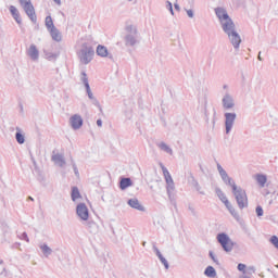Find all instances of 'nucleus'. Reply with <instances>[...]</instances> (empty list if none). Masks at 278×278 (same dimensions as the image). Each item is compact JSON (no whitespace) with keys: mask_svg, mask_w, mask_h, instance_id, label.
<instances>
[{"mask_svg":"<svg viewBox=\"0 0 278 278\" xmlns=\"http://www.w3.org/2000/svg\"><path fill=\"white\" fill-rule=\"evenodd\" d=\"M215 14L219 21L224 34L228 36V40L232 45L233 49H240L242 38L240 37L238 29L236 28L233 20H231L229 13H227V10L220 7L215 8Z\"/></svg>","mask_w":278,"mask_h":278,"instance_id":"1","label":"nucleus"},{"mask_svg":"<svg viewBox=\"0 0 278 278\" xmlns=\"http://www.w3.org/2000/svg\"><path fill=\"white\" fill-rule=\"evenodd\" d=\"M217 170L224 184L232 188V194L237 201L239 210H244V207H249V198L247 197V191L241 187H238V185H236V181H233V178L229 177L227 170H225V168H223V166L218 163Z\"/></svg>","mask_w":278,"mask_h":278,"instance_id":"2","label":"nucleus"},{"mask_svg":"<svg viewBox=\"0 0 278 278\" xmlns=\"http://www.w3.org/2000/svg\"><path fill=\"white\" fill-rule=\"evenodd\" d=\"M78 60L81 64H90L94 58V49L92 46L84 42L77 50Z\"/></svg>","mask_w":278,"mask_h":278,"instance_id":"3","label":"nucleus"},{"mask_svg":"<svg viewBox=\"0 0 278 278\" xmlns=\"http://www.w3.org/2000/svg\"><path fill=\"white\" fill-rule=\"evenodd\" d=\"M126 35L124 42L126 47H136L140 41L138 40V27L134 24H128L125 27Z\"/></svg>","mask_w":278,"mask_h":278,"instance_id":"4","label":"nucleus"},{"mask_svg":"<svg viewBox=\"0 0 278 278\" xmlns=\"http://www.w3.org/2000/svg\"><path fill=\"white\" fill-rule=\"evenodd\" d=\"M76 218L79 223H88L90 218V208L84 202H79L76 204Z\"/></svg>","mask_w":278,"mask_h":278,"instance_id":"5","label":"nucleus"},{"mask_svg":"<svg viewBox=\"0 0 278 278\" xmlns=\"http://www.w3.org/2000/svg\"><path fill=\"white\" fill-rule=\"evenodd\" d=\"M218 199L222 201V203H224L225 207L228 210V212L231 214L232 217L236 218V220H238V218H240V215L238 214V211H236V207H233V205H231V202H229V200L227 199V195H225V193L223 192V190H220L219 188H217L215 190Z\"/></svg>","mask_w":278,"mask_h":278,"instance_id":"6","label":"nucleus"},{"mask_svg":"<svg viewBox=\"0 0 278 278\" xmlns=\"http://www.w3.org/2000/svg\"><path fill=\"white\" fill-rule=\"evenodd\" d=\"M236 118H238V114H236V112L224 113V125H225L226 136H229V134L233 131V127L236 125Z\"/></svg>","mask_w":278,"mask_h":278,"instance_id":"7","label":"nucleus"},{"mask_svg":"<svg viewBox=\"0 0 278 278\" xmlns=\"http://www.w3.org/2000/svg\"><path fill=\"white\" fill-rule=\"evenodd\" d=\"M21 8L24 10L25 14L30 18L33 23H36V9H34V4L31 0H18Z\"/></svg>","mask_w":278,"mask_h":278,"instance_id":"8","label":"nucleus"},{"mask_svg":"<svg viewBox=\"0 0 278 278\" xmlns=\"http://www.w3.org/2000/svg\"><path fill=\"white\" fill-rule=\"evenodd\" d=\"M161 168L163 170L164 179L166 181L167 194L170 199V197H173V192H175V181L173 180V176H170V173L168 172V168H166L162 164H161Z\"/></svg>","mask_w":278,"mask_h":278,"instance_id":"9","label":"nucleus"},{"mask_svg":"<svg viewBox=\"0 0 278 278\" xmlns=\"http://www.w3.org/2000/svg\"><path fill=\"white\" fill-rule=\"evenodd\" d=\"M217 242H219L226 253L233 251V241H231L227 233L223 232L217 235Z\"/></svg>","mask_w":278,"mask_h":278,"instance_id":"10","label":"nucleus"},{"mask_svg":"<svg viewBox=\"0 0 278 278\" xmlns=\"http://www.w3.org/2000/svg\"><path fill=\"white\" fill-rule=\"evenodd\" d=\"M193 90L195 91V94H198L200 101L205 103L207 99V88L205 87V83H195Z\"/></svg>","mask_w":278,"mask_h":278,"instance_id":"11","label":"nucleus"},{"mask_svg":"<svg viewBox=\"0 0 278 278\" xmlns=\"http://www.w3.org/2000/svg\"><path fill=\"white\" fill-rule=\"evenodd\" d=\"M222 105L225 110H233L236 108V100L230 91H225L222 98Z\"/></svg>","mask_w":278,"mask_h":278,"instance_id":"12","label":"nucleus"},{"mask_svg":"<svg viewBox=\"0 0 278 278\" xmlns=\"http://www.w3.org/2000/svg\"><path fill=\"white\" fill-rule=\"evenodd\" d=\"M70 125L72 129H81L84 125V118L79 114H74L70 117Z\"/></svg>","mask_w":278,"mask_h":278,"instance_id":"13","label":"nucleus"},{"mask_svg":"<svg viewBox=\"0 0 278 278\" xmlns=\"http://www.w3.org/2000/svg\"><path fill=\"white\" fill-rule=\"evenodd\" d=\"M26 54L33 62H38L40 60V51L36 45L31 43L29 48L26 50Z\"/></svg>","mask_w":278,"mask_h":278,"instance_id":"14","label":"nucleus"},{"mask_svg":"<svg viewBox=\"0 0 278 278\" xmlns=\"http://www.w3.org/2000/svg\"><path fill=\"white\" fill-rule=\"evenodd\" d=\"M38 248L45 257H51V255H53V249H51V247H49V244L41 242V243H39Z\"/></svg>","mask_w":278,"mask_h":278,"instance_id":"15","label":"nucleus"},{"mask_svg":"<svg viewBox=\"0 0 278 278\" xmlns=\"http://www.w3.org/2000/svg\"><path fill=\"white\" fill-rule=\"evenodd\" d=\"M52 162H54L55 166H60V168H64L66 166V160L64 159L63 154H53Z\"/></svg>","mask_w":278,"mask_h":278,"instance_id":"16","label":"nucleus"},{"mask_svg":"<svg viewBox=\"0 0 278 278\" xmlns=\"http://www.w3.org/2000/svg\"><path fill=\"white\" fill-rule=\"evenodd\" d=\"M256 181V184L260 186V188H266V184L268 181V176L265 174H256L253 177Z\"/></svg>","mask_w":278,"mask_h":278,"instance_id":"17","label":"nucleus"},{"mask_svg":"<svg viewBox=\"0 0 278 278\" xmlns=\"http://www.w3.org/2000/svg\"><path fill=\"white\" fill-rule=\"evenodd\" d=\"M129 207L132 210H138V212H144V207L141 205L140 201L137 198H132L128 200Z\"/></svg>","mask_w":278,"mask_h":278,"instance_id":"18","label":"nucleus"},{"mask_svg":"<svg viewBox=\"0 0 278 278\" xmlns=\"http://www.w3.org/2000/svg\"><path fill=\"white\" fill-rule=\"evenodd\" d=\"M80 223L81 225L86 226V228L88 229V231H90V233H94L99 229V226L90 217H89V220L80 222Z\"/></svg>","mask_w":278,"mask_h":278,"instance_id":"19","label":"nucleus"},{"mask_svg":"<svg viewBox=\"0 0 278 278\" xmlns=\"http://www.w3.org/2000/svg\"><path fill=\"white\" fill-rule=\"evenodd\" d=\"M97 55H99L100 58H110V60H112V54H110L105 46L99 45L97 47Z\"/></svg>","mask_w":278,"mask_h":278,"instance_id":"20","label":"nucleus"},{"mask_svg":"<svg viewBox=\"0 0 278 278\" xmlns=\"http://www.w3.org/2000/svg\"><path fill=\"white\" fill-rule=\"evenodd\" d=\"M49 34L54 42H62V33H60V29H58L56 27L52 28L51 30H49Z\"/></svg>","mask_w":278,"mask_h":278,"instance_id":"21","label":"nucleus"},{"mask_svg":"<svg viewBox=\"0 0 278 278\" xmlns=\"http://www.w3.org/2000/svg\"><path fill=\"white\" fill-rule=\"evenodd\" d=\"M9 235H10V228L8 226L0 227V244H3V242H7Z\"/></svg>","mask_w":278,"mask_h":278,"instance_id":"22","label":"nucleus"},{"mask_svg":"<svg viewBox=\"0 0 278 278\" xmlns=\"http://www.w3.org/2000/svg\"><path fill=\"white\" fill-rule=\"evenodd\" d=\"M71 197H72V201H73L74 203H76V205H77V203H81V202L79 201V199H81V193L79 192V188L73 187V188H72Z\"/></svg>","mask_w":278,"mask_h":278,"instance_id":"23","label":"nucleus"},{"mask_svg":"<svg viewBox=\"0 0 278 278\" xmlns=\"http://www.w3.org/2000/svg\"><path fill=\"white\" fill-rule=\"evenodd\" d=\"M9 10H10V12H11V14H12L14 21H15L18 25H21L22 20H21V13L18 12V9H16V7H14V5H11Z\"/></svg>","mask_w":278,"mask_h":278,"instance_id":"24","label":"nucleus"},{"mask_svg":"<svg viewBox=\"0 0 278 278\" xmlns=\"http://www.w3.org/2000/svg\"><path fill=\"white\" fill-rule=\"evenodd\" d=\"M157 147L161 149V151H164L168 155H173V148L166 144V142H160Z\"/></svg>","mask_w":278,"mask_h":278,"instance_id":"25","label":"nucleus"},{"mask_svg":"<svg viewBox=\"0 0 278 278\" xmlns=\"http://www.w3.org/2000/svg\"><path fill=\"white\" fill-rule=\"evenodd\" d=\"M131 186V178H122L119 181L121 190H127Z\"/></svg>","mask_w":278,"mask_h":278,"instance_id":"26","label":"nucleus"},{"mask_svg":"<svg viewBox=\"0 0 278 278\" xmlns=\"http://www.w3.org/2000/svg\"><path fill=\"white\" fill-rule=\"evenodd\" d=\"M191 186L200 194H205V191H203V188L201 187V185H199V181H197L194 178H192Z\"/></svg>","mask_w":278,"mask_h":278,"instance_id":"27","label":"nucleus"},{"mask_svg":"<svg viewBox=\"0 0 278 278\" xmlns=\"http://www.w3.org/2000/svg\"><path fill=\"white\" fill-rule=\"evenodd\" d=\"M204 275L210 278L216 277V269L212 266H207L204 270Z\"/></svg>","mask_w":278,"mask_h":278,"instance_id":"28","label":"nucleus"},{"mask_svg":"<svg viewBox=\"0 0 278 278\" xmlns=\"http://www.w3.org/2000/svg\"><path fill=\"white\" fill-rule=\"evenodd\" d=\"M17 132L15 134V140L18 144H25V136L21 134V129L16 128Z\"/></svg>","mask_w":278,"mask_h":278,"instance_id":"29","label":"nucleus"},{"mask_svg":"<svg viewBox=\"0 0 278 278\" xmlns=\"http://www.w3.org/2000/svg\"><path fill=\"white\" fill-rule=\"evenodd\" d=\"M46 27L48 31H50L51 29H55V25L53 24V18H51V16L46 17Z\"/></svg>","mask_w":278,"mask_h":278,"instance_id":"30","label":"nucleus"},{"mask_svg":"<svg viewBox=\"0 0 278 278\" xmlns=\"http://www.w3.org/2000/svg\"><path fill=\"white\" fill-rule=\"evenodd\" d=\"M80 81L84 84L85 88L90 86V83L88 81V74H86V72L80 73Z\"/></svg>","mask_w":278,"mask_h":278,"instance_id":"31","label":"nucleus"},{"mask_svg":"<svg viewBox=\"0 0 278 278\" xmlns=\"http://www.w3.org/2000/svg\"><path fill=\"white\" fill-rule=\"evenodd\" d=\"M165 8L168 10V12H170L172 16H175V11L173 10V3L170 1L167 0L165 2Z\"/></svg>","mask_w":278,"mask_h":278,"instance_id":"32","label":"nucleus"},{"mask_svg":"<svg viewBox=\"0 0 278 278\" xmlns=\"http://www.w3.org/2000/svg\"><path fill=\"white\" fill-rule=\"evenodd\" d=\"M255 214L257 218H262V216H264V208L261 205L256 206Z\"/></svg>","mask_w":278,"mask_h":278,"instance_id":"33","label":"nucleus"},{"mask_svg":"<svg viewBox=\"0 0 278 278\" xmlns=\"http://www.w3.org/2000/svg\"><path fill=\"white\" fill-rule=\"evenodd\" d=\"M270 244H273V247H275V249L278 250V237L277 236H271L269 239Z\"/></svg>","mask_w":278,"mask_h":278,"instance_id":"34","label":"nucleus"},{"mask_svg":"<svg viewBox=\"0 0 278 278\" xmlns=\"http://www.w3.org/2000/svg\"><path fill=\"white\" fill-rule=\"evenodd\" d=\"M0 278H8V268L0 266Z\"/></svg>","mask_w":278,"mask_h":278,"instance_id":"35","label":"nucleus"},{"mask_svg":"<svg viewBox=\"0 0 278 278\" xmlns=\"http://www.w3.org/2000/svg\"><path fill=\"white\" fill-rule=\"evenodd\" d=\"M161 264H163L165 270H168L170 268V265L168 264V261L166 257L163 256V258H160Z\"/></svg>","mask_w":278,"mask_h":278,"instance_id":"36","label":"nucleus"},{"mask_svg":"<svg viewBox=\"0 0 278 278\" xmlns=\"http://www.w3.org/2000/svg\"><path fill=\"white\" fill-rule=\"evenodd\" d=\"M47 60L52 61V60H58V54L53 52H49L46 54Z\"/></svg>","mask_w":278,"mask_h":278,"instance_id":"37","label":"nucleus"},{"mask_svg":"<svg viewBox=\"0 0 278 278\" xmlns=\"http://www.w3.org/2000/svg\"><path fill=\"white\" fill-rule=\"evenodd\" d=\"M153 252L155 253L156 257L159 260H162L164 257V255L162 254V252L160 251V249H157V247H153Z\"/></svg>","mask_w":278,"mask_h":278,"instance_id":"38","label":"nucleus"},{"mask_svg":"<svg viewBox=\"0 0 278 278\" xmlns=\"http://www.w3.org/2000/svg\"><path fill=\"white\" fill-rule=\"evenodd\" d=\"M245 275H255V266L245 267Z\"/></svg>","mask_w":278,"mask_h":278,"instance_id":"39","label":"nucleus"},{"mask_svg":"<svg viewBox=\"0 0 278 278\" xmlns=\"http://www.w3.org/2000/svg\"><path fill=\"white\" fill-rule=\"evenodd\" d=\"M85 88H86V92H87L88 98L90 100L94 99V94L92 93V89H90V85L89 86L87 85V87H85Z\"/></svg>","mask_w":278,"mask_h":278,"instance_id":"40","label":"nucleus"},{"mask_svg":"<svg viewBox=\"0 0 278 278\" xmlns=\"http://www.w3.org/2000/svg\"><path fill=\"white\" fill-rule=\"evenodd\" d=\"M238 270H240V273H243V275H247V265L245 264H238Z\"/></svg>","mask_w":278,"mask_h":278,"instance_id":"41","label":"nucleus"},{"mask_svg":"<svg viewBox=\"0 0 278 278\" xmlns=\"http://www.w3.org/2000/svg\"><path fill=\"white\" fill-rule=\"evenodd\" d=\"M20 240H24L25 242H29V237L27 236V232H23L20 236Z\"/></svg>","mask_w":278,"mask_h":278,"instance_id":"42","label":"nucleus"},{"mask_svg":"<svg viewBox=\"0 0 278 278\" xmlns=\"http://www.w3.org/2000/svg\"><path fill=\"white\" fill-rule=\"evenodd\" d=\"M187 12V16H189V18H194V11L192 9H186Z\"/></svg>","mask_w":278,"mask_h":278,"instance_id":"43","label":"nucleus"},{"mask_svg":"<svg viewBox=\"0 0 278 278\" xmlns=\"http://www.w3.org/2000/svg\"><path fill=\"white\" fill-rule=\"evenodd\" d=\"M92 103L96 105V108H99L101 110V103H99V100L97 98L91 99Z\"/></svg>","mask_w":278,"mask_h":278,"instance_id":"44","label":"nucleus"},{"mask_svg":"<svg viewBox=\"0 0 278 278\" xmlns=\"http://www.w3.org/2000/svg\"><path fill=\"white\" fill-rule=\"evenodd\" d=\"M210 257L213 260V262L215 264H218V260L216 258V256L214 255V252H210Z\"/></svg>","mask_w":278,"mask_h":278,"instance_id":"45","label":"nucleus"},{"mask_svg":"<svg viewBox=\"0 0 278 278\" xmlns=\"http://www.w3.org/2000/svg\"><path fill=\"white\" fill-rule=\"evenodd\" d=\"M73 170H74L76 177H79V169H77V165L73 164Z\"/></svg>","mask_w":278,"mask_h":278,"instance_id":"46","label":"nucleus"},{"mask_svg":"<svg viewBox=\"0 0 278 278\" xmlns=\"http://www.w3.org/2000/svg\"><path fill=\"white\" fill-rule=\"evenodd\" d=\"M174 8H175V10H177V12H180V10H181V7H179L178 3H175V4H174Z\"/></svg>","mask_w":278,"mask_h":278,"instance_id":"47","label":"nucleus"},{"mask_svg":"<svg viewBox=\"0 0 278 278\" xmlns=\"http://www.w3.org/2000/svg\"><path fill=\"white\" fill-rule=\"evenodd\" d=\"M170 38H172V40H178L179 39V35H170Z\"/></svg>","mask_w":278,"mask_h":278,"instance_id":"48","label":"nucleus"},{"mask_svg":"<svg viewBox=\"0 0 278 278\" xmlns=\"http://www.w3.org/2000/svg\"><path fill=\"white\" fill-rule=\"evenodd\" d=\"M97 125H98V127H103V121L98 119V121H97Z\"/></svg>","mask_w":278,"mask_h":278,"instance_id":"49","label":"nucleus"},{"mask_svg":"<svg viewBox=\"0 0 278 278\" xmlns=\"http://www.w3.org/2000/svg\"><path fill=\"white\" fill-rule=\"evenodd\" d=\"M257 60H258L260 62H263L264 59H262V52H258Z\"/></svg>","mask_w":278,"mask_h":278,"instance_id":"50","label":"nucleus"},{"mask_svg":"<svg viewBox=\"0 0 278 278\" xmlns=\"http://www.w3.org/2000/svg\"><path fill=\"white\" fill-rule=\"evenodd\" d=\"M223 90H226V92H229V86L224 85V86H223Z\"/></svg>","mask_w":278,"mask_h":278,"instance_id":"51","label":"nucleus"},{"mask_svg":"<svg viewBox=\"0 0 278 278\" xmlns=\"http://www.w3.org/2000/svg\"><path fill=\"white\" fill-rule=\"evenodd\" d=\"M56 5H62V0H53Z\"/></svg>","mask_w":278,"mask_h":278,"instance_id":"52","label":"nucleus"},{"mask_svg":"<svg viewBox=\"0 0 278 278\" xmlns=\"http://www.w3.org/2000/svg\"><path fill=\"white\" fill-rule=\"evenodd\" d=\"M190 212L194 214V208L189 206Z\"/></svg>","mask_w":278,"mask_h":278,"instance_id":"53","label":"nucleus"},{"mask_svg":"<svg viewBox=\"0 0 278 278\" xmlns=\"http://www.w3.org/2000/svg\"><path fill=\"white\" fill-rule=\"evenodd\" d=\"M0 266H5L3 265V260L0 258Z\"/></svg>","mask_w":278,"mask_h":278,"instance_id":"54","label":"nucleus"},{"mask_svg":"<svg viewBox=\"0 0 278 278\" xmlns=\"http://www.w3.org/2000/svg\"><path fill=\"white\" fill-rule=\"evenodd\" d=\"M240 278H251V277H249L247 275H242Z\"/></svg>","mask_w":278,"mask_h":278,"instance_id":"55","label":"nucleus"},{"mask_svg":"<svg viewBox=\"0 0 278 278\" xmlns=\"http://www.w3.org/2000/svg\"><path fill=\"white\" fill-rule=\"evenodd\" d=\"M126 1L131 2V1H134V0H126Z\"/></svg>","mask_w":278,"mask_h":278,"instance_id":"56","label":"nucleus"},{"mask_svg":"<svg viewBox=\"0 0 278 278\" xmlns=\"http://www.w3.org/2000/svg\"><path fill=\"white\" fill-rule=\"evenodd\" d=\"M276 267L278 268V265Z\"/></svg>","mask_w":278,"mask_h":278,"instance_id":"57","label":"nucleus"}]
</instances>
